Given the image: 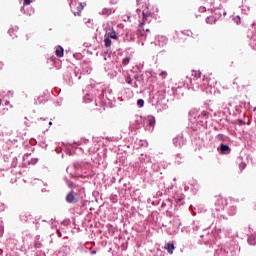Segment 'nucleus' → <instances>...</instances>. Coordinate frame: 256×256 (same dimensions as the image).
Segmentation results:
<instances>
[{"label":"nucleus","mask_w":256,"mask_h":256,"mask_svg":"<svg viewBox=\"0 0 256 256\" xmlns=\"http://www.w3.org/2000/svg\"><path fill=\"white\" fill-rule=\"evenodd\" d=\"M69 5L71 8V11L73 13V15L75 17H81V12L83 11V9L85 8V6L83 5V3H80L77 0H69Z\"/></svg>","instance_id":"f257e3e1"},{"label":"nucleus","mask_w":256,"mask_h":256,"mask_svg":"<svg viewBox=\"0 0 256 256\" xmlns=\"http://www.w3.org/2000/svg\"><path fill=\"white\" fill-rule=\"evenodd\" d=\"M66 202L70 204L79 203V197L75 191H70L66 195Z\"/></svg>","instance_id":"f03ea898"},{"label":"nucleus","mask_w":256,"mask_h":256,"mask_svg":"<svg viewBox=\"0 0 256 256\" xmlns=\"http://www.w3.org/2000/svg\"><path fill=\"white\" fill-rule=\"evenodd\" d=\"M227 205V200L221 196H218L215 202L216 211H223Z\"/></svg>","instance_id":"7ed1b4c3"},{"label":"nucleus","mask_w":256,"mask_h":256,"mask_svg":"<svg viewBox=\"0 0 256 256\" xmlns=\"http://www.w3.org/2000/svg\"><path fill=\"white\" fill-rule=\"evenodd\" d=\"M173 145H175V147H178L179 149H181V147L185 145V138L183 137V134H178L173 139Z\"/></svg>","instance_id":"20e7f679"},{"label":"nucleus","mask_w":256,"mask_h":256,"mask_svg":"<svg viewBox=\"0 0 256 256\" xmlns=\"http://www.w3.org/2000/svg\"><path fill=\"white\" fill-rule=\"evenodd\" d=\"M104 36L108 37L109 39H115V41L119 39V36H117V32H115V29H113V27L111 26L106 27V33Z\"/></svg>","instance_id":"39448f33"},{"label":"nucleus","mask_w":256,"mask_h":256,"mask_svg":"<svg viewBox=\"0 0 256 256\" xmlns=\"http://www.w3.org/2000/svg\"><path fill=\"white\" fill-rule=\"evenodd\" d=\"M225 15H227V11H225V9H221V8H215L214 9V14L213 17L215 18V20L217 21V19H221V17H225Z\"/></svg>","instance_id":"423d86ee"},{"label":"nucleus","mask_w":256,"mask_h":256,"mask_svg":"<svg viewBox=\"0 0 256 256\" xmlns=\"http://www.w3.org/2000/svg\"><path fill=\"white\" fill-rule=\"evenodd\" d=\"M218 151L222 153V155H229L231 153V148L227 144H220V147L218 148Z\"/></svg>","instance_id":"0eeeda50"},{"label":"nucleus","mask_w":256,"mask_h":256,"mask_svg":"<svg viewBox=\"0 0 256 256\" xmlns=\"http://www.w3.org/2000/svg\"><path fill=\"white\" fill-rule=\"evenodd\" d=\"M215 256H229V248L223 246L219 247L216 250Z\"/></svg>","instance_id":"6e6552de"},{"label":"nucleus","mask_w":256,"mask_h":256,"mask_svg":"<svg viewBox=\"0 0 256 256\" xmlns=\"http://www.w3.org/2000/svg\"><path fill=\"white\" fill-rule=\"evenodd\" d=\"M21 12L24 15H27L28 17H31V15H33V13H35V10L31 6L23 5V7L21 8Z\"/></svg>","instance_id":"1a4fd4ad"},{"label":"nucleus","mask_w":256,"mask_h":256,"mask_svg":"<svg viewBox=\"0 0 256 256\" xmlns=\"http://www.w3.org/2000/svg\"><path fill=\"white\" fill-rule=\"evenodd\" d=\"M33 219V216L29 212H24L20 215V221L23 223H27V221H31Z\"/></svg>","instance_id":"9d476101"},{"label":"nucleus","mask_w":256,"mask_h":256,"mask_svg":"<svg viewBox=\"0 0 256 256\" xmlns=\"http://www.w3.org/2000/svg\"><path fill=\"white\" fill-rule=\"evenodd\" d=\"M142 15H143V18H142V22H140V27H143V25L147 23V18L151 19V17H153V14L151 12H143Z\"/></svg>","instance_id":"9b49d317"},{"label":"nucleus","mask_w":256,"mask_h":256,"mask_svg":"<svg viewBox=\"0 0 256 256\" xmlns=\"http://www.w3.org/2000/svg\"><path fill=\"white\" fill-rule=\"evenodd\" d=\"M174 199H175L177 205H184L185 204V195H183V194L174 196Z\"/></svg>","instance_id":"f8f14e48"},{"label":"nucleus","mask_w":256,"mask_h":256,"mask_svg":"<svg viewBox=\"0 0 256 256\" xmlns=\"http://www.w3.org/2000/svg\"><path fill=\"white\" fill-rule=\"evenodd\" d=\"M164 249H166V251H168V253L170 255H173V251H175V244L173 243H167L164 247Z\"/></svg>","instance_id":"ddd939ff"},{"label":"nucleus","mask_w":256,"mask_h":256,"mask_svg":"<svg viewBox=\"0 0 256 256\" xmlns=\"http://www.w3.org/2000/svg\"><path fill=\"white\" fill-rule=\"evenodd\" d=\"M191 85H192L193 91H199V88L201 87V86L199 85V80H197V79H193V80L191 81Z\"/></svg>","instance_id":"4468645a"},{"label":"nucleus","mask_w":256,"mask_h":256,"mask_svg":"<svg viewBox=\"0 0 256 256\" xmlns=\"http://www.w3.org/2000/svg\"><path fill=\"white\" fill-rule=\"evenodd\" d=\"M39 239H41V236H36V240L34 242L35 249H41V247H43V243H41Z\"/></svg>","instance_id":"2eb2a0df"},{"label":"nucleus","mask_w":256,"mask_h":256,"mask_svg":"<svg viewBox=\"0 0 256 256\" xmlns=\"http://www.w3.org/2000/svg\"><path fill=\"white\" fill-rule=\"evenodd\" d=\"M65 53V50L63 49V47L61 46H58L56 51H55V54L58 56V57H63Z\"/></svg>","instance_id":"dca6fc26"},{"label":"nucleus","mask_w":256,"mask_h":256,"mask_svg":"<svg viewBox=\"0 0 256 256\" xmlns=\"http://www.w3.org/2000/svg\"><path fill=\"white\" fill-rule=\"evenodd\" d=\"M248 243L249 245H256V235L252 234L248 237Z\"/></svg>","instance_id":"f3484780"},{"label":"nucleus","mask_w":256,"mask_h":256,"mask_svg":"<svg viewBox=\"0 0 256 256\" xmlns=\"http://www.w3.org/2000/svg\"><path fill=\"white\" fill-rule=\"evenodd\" d=\"M113 13V8H103L101 15H111Z\"/></svg>","instance_id":"a211bd4d"},{"label":"nucleus","mask_w":256,"mask_h":256,"mask_svg":"<svg viewBox=\"0 0 256 256\" xmlns=\"http://www.w3.org/2000/svg\"><path fill=\"white\" fill-rule=\"evenodd\" d=\"M216 21L215 16H208L206 18V23H209L210 25H213V23H216Z\"/></svg>","instance_id":"6ab92c4d"},{"label":"nucleus","mask_w":256,"mask_h":256,"mask_svg":"<svg viewBox=\"0 0 256 256\" xmlns=\"http://www.w3.org/2000/svg\"><path fill=\"white\" fill-rule=\"evenodd\" d=\"M104 45L106 48L111 47V38L104 36Z\"/></svg>","instance_id":"aec40b11"},{"label":"nucleus","mask_w":256,"mask_h":256,"mask_svg":"<svg viewBox=\"0 0 256 256\" xmlns=\"http://www.w3.org/2000/svg\"><path fill=\"white\" fill-rule=\"evenodd\" d=\"M229 215H237V206H231L228 210Z\"/></svg>","instance_id":"412c9836"},{"label":"nucleus","mask_w":256,"mask_h":256,"mask_svg":"<svg viewBox=\"0 0 256 256\" xmlns=\"http://www.w3.org/2000/svg\"><path fill=\"white\" fill-rule=\"evenodd\" d=\"M148 125L150 127H155V117H153V116L148 117Z\"/></svg>","instance_id":"4be33fe9"},{"label":"nucleus","mask_w":256,"mask_h":256,"mask_svg":"<svg viewBox=\"0 0 256 256\" xmlns=\"http://www.w3.org/2000/svg\"><path fill=\"white\" fill-rule=\"evenodd\" d=\"M91 101H93V97L90 94H86L84 96V103H91Z\"/></svg>","instance_id":"5701e85b"},{"label":"nucleus","mask_w":256,"mask_h":256,"mask_svg":"<svg viewBox=\"0 0 256 256\" xmlns=\"http://www.w3.org/2000/svg\"><path fill=\"white\" fill-rule=\"evenodd\" d=\"M66 181V185L70 188L73 189V187H75V183H73V181L69 180V179H65Z\"/></svg>","instance_id":"b1692460"},{"label":"nucleus","mask_w":256,"mask_h":256,"mask_svg":"<svg viewBox=\"0 0 256 256\" xmlns=\"http://www.w3.org/2000/svg\"><path fill=\"white\" fill-rule=\"evenodd\" d=\"M193 75L195 77L194 79H197V81H199V79H201V72L194 71Z\"/></svg>","instance_id":"393cba45"},{"label":"nucleus","mask_w":256,"mask_h":256,"mask_svg":"<svg viewBox=\"0 0 256 256\" xmlns=\"http://www.w3.org/2000/svg\"><path fill=\"white\" fill-rule=\"evenodd\" d=\"M216 139H218V141H225V139H227V137H225V135H223V134H218Z\"/></svg>","instance_id":"a878e982"},{"label":"nucleus","mask_w":256,"mask_h":256,"mask_svg":"<svg viewBox=\"0 0 256 256\" xmlns=\"http://www.w3.org/2000/svg\"><path fill=\"white\" fill-rule=\"evenodd\" d=\"M137 105H138V107H143V106L145 105V100H143V99H138Z\"/></svg>","instance_id":"bb28decb"},{"label":"nucleus","mask_w":256,"mask_h":256,"mask_svg":"<svg viewBox=\"0 0 256 256\" xmlns=\"http://www.w3.org/2000/svg\"><path fill=\"white\" fill-rule=\"evenodd\" d=\"M39 161V159L37 158H32L31 161H29V165H37V162Z\"/></svg>","instance_id":"cd10ccee"},{"label":"nucleus","mask_w":256,"mask_h":256,"mask_svg":"<svg viewBox=\"0 0 256 256\" xmlns=\"http://www.w3.org/2000/svg\"><path fill=\"white\" fill-rule=\"evenodd\" d=\"M17 163H18V159H17V157H14V158L12 159L11 166H12V167H17Z\"/></svg>","instance_id":"c85d7f7f"},{"label":"nucleus","mask_w":256,"mask_h":256,"mask_svg":"<svg viewBox=\"0 0 256 256\" xmlns=\"http://www.w3.org/2000/svg\"><path fill=\"white\" fill-rule=\"evenodd\" d=\"M131 61V58L130 57H126L122 60V64L123 65H127L129 62Z\"/></svg>","instance_id":"c756f323"},{"label":"nucleus","mask_w":256,"mask_h":256,"mask_svg":"<svg viewBox=\"0 0 256 256\" xmlns=\"http://www.w3.org/2000/svg\"><path fill=\"white\" fill-rule=\"evenodd\" d=\"M31 3H33V0H24V7H26L27 5H31Z\"/></svg>","instance_id":"7c9ffc66"},{"label":"nucleus","mask_w":256,"mask_h":256,"mask_svg":"<svg viewBox=\"0 0 256 256\" xmlns=\"http://www.w3.org/2000/svg\"><path fill=\"white\" fill-rule=\"evenodd\" d=\"M8 33H9L10 37H16V35L13 34V33H15V30H14V29H9V30H8Z\"/></svg>","instance_id":"2f4dec72"},{"label":"nucleus","mask_w":256,"mask_h":256,"mask_svg":"<svg viewBox=\"0 0 256 256\" xmlns=\"http://www.w3.org/2000/svg\"><path fill=\"white\" fill-rule=\"evenodd\" d=\"M126 83H128V85H132L133 79H131V76H128V77L126 78Z\"/></svg>","instance_id":"473e14b6"},{"label":"nucleus","mask_w":256,"mask_h":256,"mask_svg":"<svg viewBox=\"0 0 256 256\" xmlns=\"http://www.w3.org/2000/svg\"><path fill=\"white\" fill-rule=\"evenodd\" d=\"M239 167H240V171H243V169H245V167H247V164L242 162V163H240Z\"/></svg>","instance_id":"72a5a7b5"},{"label":"nucleus","mask_w":256,"mask_h":256,"mask_svg":"<svg viewBox=\"0 0 256 256\" xmlns=\"http://www.w3.org/2000/svg\"><path fill=\"white\" fill-rule=\"evenodd\" d=\"M160 77H162L163 79H165V77H167V71H162L160 73Z\"/></svg>","instance_id":"f704fd0d"},{"label":"nucleus","mask_w":256,"mask_h":256,"mask_svg":"<svg viewBox=\"0 0 256 256\" xmlns=\"http://www.w3.org/2000/svg\"><path fill=\"white\" fill-rule=\"evenodd\" d=\"M201 115H202V117H209V112L203 111V112L201 113Z\"/></svg>","instance_id":"c9c22d12"},{"label":"nucleus","mask_w":256,"mask_h":256,"mask_svg":"<svg viewBox=\"0 0 256 256\" xmlns=\"http://www.w3.org/2000/svg\"><path fill=\"white\" fill-rule=\"evenodd\" d=\"M238 125H245V122L242 119H238Z\"/></svg>","instance_id":"e433bc0d"},{"label":"nucleus","mask_w":256,"mask_h":256,"mask_svg":"<svg viewBox=\"0 0 256 256\" xmlns=\"http://www.w3.org/2000/svg\"><path fill=\"white\" fill-rule=\"evenodd\" d=\"M58 237H63V234L61 233V230H57Z\"/></svg>","instance_id":"4c0bfd02"},{"label":"nucleus","mask_w":256,"mask_h":256,"mask_svg":"<svg viewBox=\"0 0 256 256\" xmlns=\"http://www.w3.org/2000/svg\"><path fill=\"white\" fill-rule=\"evenodd\" d=\"M111 5H116L117 0H110Z\"/></svg>","instance_id":"58836bf2"},{"label":"nucleus","mask_w":256,"mask_h":256,"mask_svg":"<svg viewBox=\"0 0 256 256\" xmlns=\"http://www.w3.org/2000/svg\"><path fill=\"white\" fill-rule=\"evenodd\" d=\"M200 11H202V13H203V12L207 11V8H205V7H200Z\"/></svg>","instance_id":"ea45409f"},{"label":"nucleus","mask_w":256,"mask_h":256,"mask_svg":"<svg viewBox=\"0 0 256 256\" xmlns=\"http://www.w3.org/2000/svg\"><path fill=\"white\" fill-rule=\"evenodd\" d=\"M235 19L237 20L236 23H241V18L240 17H237Z\"/></svg>","instance_id":"a19ab883"},{"label":"nucleus","mask_w":256,"mask_h":256,"mask_svg":"<svg viewBox=\"0 0 256 256\" xmlns=\"http://www.w3.org/2000/svg\"><path fill=\"white\" fill-rule=\"evenodd\" d=\"M112 203H117V199L113 198Z\"/></svg>","instance_id":"79ce46f5"},{"label":"nucleus","mask_w":256,"mask_h":256,"mask_svg":"<svg viewBox=\"0 0 256 256\" xmlns=\"http://www.w3.org/2000/svg\"><path fill=\"white\" fill-rule=\"evenodd\" d=\"M151 20L149 18H146V23H150Z\"/></svg>","instance_id":"37998d69"},{"label":"nucleus","mask_w":256,"mask_h":256,"mask_svg":"<svg viewBox=\"0 0 256 256\" xmlns=\"http://www.w3.org/2000/svg\"><path fill=\"white\" fill-rule=\"evenodd\" d=\"M12 143H17V139L12 140Z\"/></svg>","instance_id":"c03bdc74"},{"label":"nucleus","mask_w":256,"mask_h":256,"mask_svg":"<svg viewBox=\"0 0 256 256\" xmlns=\"http://www.w3.org/2000/svg\"><path fill=\"white\" fill-rule=\"evenodd\" d=\"M213 4H214L213 0H210V5H213Z\"/></svg>","instance_id":"a18cd8bd"},{"label":"nucleus","mask_w":256,"mask_h":256,"mask_svg":"<svg viewBox=\"0 0 256 256\" xmlns=\"http://www.w3.org/2000/svg\"><path fill=\"white\" fill-rule=\"evenodd\" d=\"M95 253H97V251H92V255H95Z\"/></svg>","instance_id":"49530a36"},{"label":"nucleus","mask_w":256,"mask_h":256,"mask_svg":"<svg viewBox=\"0 0 256 256\" xmlns=\"http://www.w3.org/2000/svg\"><path fill=\"white\" fill-rule=\"evenodd\" d=\"M139 33H140V35H143V32L141 30H139Z\"/></svg>","instance_id":"de8ad7c7"},{"label":"nucleus","mask_w":256,"mask_h":256,"mask_svg":"<svg viewBox=\"0 0 256 256\" xmlns=\"http://www.w3.org/2000/svg\"><path fill=\"white\" fill-rule=\"evenodd\" d=\"M252 25H253V27H256V23H253Z\"/></svg>","instance_id":"09e8293b"},{"label":"nucleus","mask_w":256,"mask_h":256,"mask_svg":"<svg viewBox=\"0 0 256 256\" xmlns=\"http://www.w3.org/2000/svg\"><path fill=\"white\" fill-rule=\"evenodd\" d=\"M25 125H26L27 127H29V125L27 124V122H25Z\"/></svg>","instance_id":"8fccbe9b"},{"label":"nucleus","mask_w":256,"mask_h":256,"mask_svg":"<svg viewBox=\"0 0 256 256\" xmlns=\"http://www.w3.org/2000/svg\"><path fill=\"white\" fill-rule=\"evenodd\" d=\"M49 125H53V122H49Z\"/></svg>","instance_id":"3c124183"},{"label":"nucleus","mask_w":256,"mask_h":256,"mask_svg":"<svg viewBox=\"0 0 256 256\" xmlns=\"http://www.w3.org/2000/svg\"><path fill=\"white\" fill-rule=\"evenodd\" d=\"M147 32H149V29H146Z\"/></svg>","instance_id":"603ef678"},{"label":"nucleus","mask_w":256,"mask_h":256,"mask_svg":"<svg viewBox=\"0 0 256 256\" xmlns=\"http://www.w3.org/2000/svg\"><path fill=\"white\" fill-rule=\"evenodd\" d=\"M164 41H167V39H166V38H164Z\"/></svg>","instance_id":"864d4df0"},{"label":"nucleus","mask_w":256,"mask_h":256,"mask_svg":"<svg viewBox=\"0 0 256 256\" xmlns=\"http://www.w3.org/2000/svg\"><path fill=\"white\" fill-rule=\"evenodd\" d=\"M203 81L205 82V81H207V80L204 79Z\"/></svg>","instance_id":"5fc2aeb1"},{"label":"nucleus","mask_w":256,"mask_h":256,"mask_svg":"<svg viewBox=\"0 0 256 256\" xmlns=\"http://www.w3.org/2000/svg\"><path fill=\"white\" fill-rule=\"evenodd\" d=\"M0 105H1V100H0Z\"/></svg>","instance_id":"6e6d98bb"}]
</instances>
